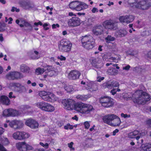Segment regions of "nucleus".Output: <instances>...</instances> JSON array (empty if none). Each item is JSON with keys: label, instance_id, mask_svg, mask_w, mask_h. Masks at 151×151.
Wrapping results in <instances>:
<instances>
[{"label": "nucleus", "instance_id": "6e6552de", "mask_svg": "<svg viewBox=\"0 0 151 151\" xmlns=\"http://www.w3.org/2000/svg\"><path fill=\"white\" fill-rule=\"evenodd\" d=\"M39 94L42 99L45 101L52 102L55 101V95L53 93L44 91L39 92Z\"/></svg>", "mask_w": 151, "mask_h": 151}, {"label": "nucleus", "instance_id": "2f4dec72", "mask_svg": "<svg viewBox=\"0 0 151 151\" xmlns=\"http://www.w3.org/2000/svg\"><path fill=\"white\" fill-rule=\"evenodd\" d=\"M22 5L23 7L26 9L32 8V6L30 3L29 2L24 1L22 2Z\"/></svg>", "mask_w": 151, "mask_h": 151}, {"label": "nucleus", "instance_id": "4be33fe9", "mask_svg": "<svg viewBox=\"0 0 151 151\" xmlns=\"http://www.w3.org/2000/svg\"><path fill=\"white\" fill-rule=\"evenodd\" d=\"M89 94L87 95H77L76 98V99L80 101H84L87 100L88 98L90 97Z\"/></svg>", "mask_w": 151, "mask_h": 151}, {"label": "nucleus", "instance_id": "6ab92c4d", "mask_svg": "<svg viewBox=\"0 0 151 151\" xmlns=\"http://www.w3.org/2000/svg\"><path fill=\"white\" fill-rule=\"evenodd\" d=\"M92 32L93 34L95 35H101L103 32L102 27L100 26H96L94 27L92 29Z\"/></svg>", "mask_w": 151, "mask_h": 151}, {"label": "nucleus", "instance_id": "9d476101", "mask_svg": "<svg viewBox=\"0 0 151 151\" xmlns=\"http://www.w3.org/2000/svg\"><path fill=\"white\" fill-rule=\"evenodd\" d=\"M75 103V101L70 99H64L62 102V104L64 106L65 108L70 110L74 109Z\"/></svg>", "mask_w": 151, "mask_h": 151}, {"label": "nucleus", "instance_id": "9b49d317", "mask_svg": "<svg viewBox=\"0 0 151 151\" xmlns=\"http://www.w3.org/2000/svg\"><path fill=\"white\" fill-rule=\"evenodd\" d=\"M30 136L29 134L24 132L17 131L13 133V138L17 140H21L28 138Z\"/></svg>", "mask_w": 151, "mask_h": 151}, {"label": "nucleus", "instance_id": "c03bdc74", "mask_svg": "<svg viewBox=\"0 0 151 151\" xmlns=\"http://www.w3.org/2000/svg\"><path fill=\"white\" fill-rule=\"evenodd\" d=\"M12 86L14 87L19 88L21 85L18 83H12Z\"/></svg>", "mask_w": 151, "mask_h": 151}, {"label": "nucleus", "instance_id": "864d4df0", "mask_svg": "<svg viewBox=\"0 0 151 151\" xmlns=\"http://www.w3.org/2000/svg\"><path fill=\"white\" fill-rule=\"evenodd\" d=\"M58 58L60 59L61 60H65L66 59V58L62 55H61L60 56H58Z\"/></svg>", "mask_w": 151, "mask_h": 151}, {"label": "nucleus", "instance_id": "8fccbe9b", "mask_svg": "<svg viewBox=\"0 0 151 151\" xmlns=\"http://www.w3.org/2000/svg\"><path fill=\"white\" fill-rule=\"evenodd\" d=\"M48 26V24L47 23H44L43 25V29L45 30H47L49 29V28L48 27H47V26Z\"/></svg>", "mask_w": 151, "mask_h": 151}, {"label": "nucleus", "instance_id": "cd10ccee", "mask_svg": "<svg viewBox=\"0 0 151 151\" xmlns=\"http://www.w3.org/2000/svg\"><path fill=\"white\" fill-rule=\"evenodd\" d=\"M78 1H75L71 2L69 4L70 8L73 10H75Z\"/></svg>", "mask_w": 151, "mask_h": 151}, {"label": "nucleus", "instance_id": "423d86ee", "mask_svg": "<svg viewBox=\"0 0 151 151\" xmlns=\"http://www.w3.org/2000/svg\"><path fill=\"white\" fill-rule=\"evenodd\" d=\"M99 102L101 106L105 108L113 107L114 104V99L108 96H103L99 98Z\"/></svg>", "mask_w": 151, "mask_h": 151}, {"label": "nucleus", "instance_id": "69168bd1", "mask_svg": "<svg viewBox=\"0 0 151 151\" xmlns=\"http://www.w3.org/2000/svg\"><path fill=\"white\" fill-rule=\"evenodd\" d=\"M147 55L148 58L151 59V50L148 52Z\"/></svg>", "mask_w": 151, "mask_h": 151}, {"label": "nucleus", "instance_id": "4468645a", "mask_svg": "<svg viewBox=\"0 0 151 151\" xmlns=\"http://www.w3.org/2000/svg\"><path fill=\"white\" fill-rule=\"evenodd\" d=\"M81 74V73L78 70H72L69 73L68 78L70 80H75L79 78Z\"/></svg>", "mask_w": 151, "mask_h": 151}, {"label": "nucleus", "instance_id": "f257e3e1", "mask_svg": "<svg viewBox=\"0 0 151 151\" xmlns=\"http://www.w3.org/2000/svg\"><path fill=\"white\" fill-rule=\"evenodd\" d=\"M133 95L136 98L133 99V101L137 104L144 105L150 99V95L141 90H137Z\"/></svg>", "mask_w": 151, "mask_h": 151}, {"label": "nucleus", "instance_id": "79ce46f5", "mask_svg": "<svg viewBox=\"0 0 151 151\" xmlns=\"http://www.w3.org/2000/svg\"><path fill=\"white\" fill-rule=\"evenodd\" d=\"M9 110L8 109H5L3 111V115L4 116L8 117L9 116Z\"/></svg>", "mask_w": 151, "mask_h": 151}, {"label": "nucleus", "instance_id": "680f3d73", "mask_svg": "<svg viewBox=\"0 0 151 151\" xmlns=\"http://www.w3.org/2000/svg\"><path fill=\"white\" fill-rule=\"evenodd\" d=\"M119 132V130L117 129H115L113 132V135L115 136L116 135V134Z\"/></svg>", "mask_w": 151, "mask_h": 151}, {"label": "nucleus", "instance_id": "bf43d9fd", "mask_svg": "<svg viewBox=\"0 0 151 151\" xmlns=\"http://www.w3.org/2000/svg\"><path fill=\"white\" fill-rule=\"evenodd\" d=\"M111 92L112 95H114L116 93V89L113 88L112 90H111Z\"/></svg>", "mask_w": 151, "mask_h": 151}, {"label": "nucleus", "instance_id": "bb28decb", "mask_svg": "<svg viewBox=\"0 0 151 151\" xmlns=\"http://www.w3.org/2000/svg\"><path fill=\"white\" fill-rule=\"evenodd\" d=\"M127 33V31L125 29H120L117 32L116 34L119 37L125 36Z\"/></svg>", "mask_w": 151, "mask_h": 151}, {"label": "nucleus", "instance_id": "f03ea898", "mask_svg": "<svg viewBox=\"0 0 151 151\" xmlns=\"http://www.w3.org/2000/svg\"><path fill=\"white\" fill-rule=\"evenodd\" d=\"M76 111L83 114H87L94 110L92 105L81 102L75 103L74 109Z\"/></svg>", "mask_w": 151, "mask_h": 151}, {"label": "nucleus", "instance_id": "0eeeda50", "mask_svg": "<svg viewBox=\"0 0 151 151\" xmlns=\"http://www.w3.org/2000/svg\"><path fill=\"white\" fill-rule=\"evenodd\" d=\"M36 104V106L42 111L51 112L55 110V108L53 106L44 101L38 102Z\"/></svg>", "mask_w": 151, "mask_h": 151}, {"label": "nucleus", "instance_id": "a18cd8bd", "mask_svg": "<svg viewBox=\"0 0 151 151\" xmlns=\"http://www.w3.org/2000/svg\"><path fill=\"white\" fill-rule=\"evenodd\" d=\"M84 125L85 129H88L90 127V124L88 121L85 122H84Z\"/></svg>", "mask_w": 151, "mask_h": 151}, {"label": "nucleus", "instance_id": "f3484780", "mask_svg": "<svg viewBox=\"0 0 151 151\" xmlns=\"http://www.w3.org/2000/svg\"><path fill=\"white\" fill-rule=\"evenodd\" d=\"M116 117L114 114L108 115L104 116L103 118V120L105 123L110 125L113 117Z\"/></svg>", "mask_w": 151, "mask_h": 151}, {"label": "nucleus", "instance_id": "aec40b11", "mask_svg": "<svg viewBox=\"0 0 151 151\" xmlns=\"http://www.w3.org/2000/svg\"><path fill=\"white\" fill-rule=\"evenodd\" d=\"M121 123V120L120 119L116 117H113L110 126L112 127L119 126Z\"/></svg>", "mask_w": 151, "mask_h": 151}, {"label": "nucleus", "instance_id": "37998d69", "mask_svg": "<svg viewBox=\"0 0 151 151\" xmlns=\"http://www.w3.org/2000/svg\"><path fill=\"white\" fill-rule=\"evenodd\" d=\"M40 144L42 146L44 147L46 149H47L48 148L49 145L47 143H46L45 144H44L42 142H40Z\"/></svg>", "mask_w": 151, "mask_h": 151}, {"label": "nucleus", "instance_id": "a19ab883", "mask_svg": "<svg viewBox=\"0 0 151 151\" xmlns=\"http://www.w3.org/2000/svg\"><path fill=\"white\" fill-rule=\"evenodd\" d=\"M64 128L66 130L68 129L69 128L70 129H73V127L72 125H71L70 124L68 123L66 125L64 126Z\"/></svg>", "mask_w": 151, "mask_h": 151}, {"label": "nucleus", "instance_id": "412c9836", "mask_svg": "<svg viewBox=\"0 0 151 151\" xmlns=\"http://www.w3.org/2000/svg\"><path fill=\"white\" fill-rule=\"evenodd\" d=\"M0 101L3 104L8 105L10 104V101L8 97L4 95L1 96L0 97Z\"/></svg>", "mask_w": 151, "mask_h": 151}, {"label": "nucleus", "instance_id": "dca6fc26", "mask_svg": "<svg viewBox=\"0 0 151 151\" xmlns=\"http://www.w3.org/2000/svg\"><path fill=\"white\" fill-rule=\"evenodd\" d=\"M103 25L106 28L111 30H114L116 28L115 26V23L111 20L105 21L103 23Z\"/></svg>", "mask_w": 151, "mask_h": 151}, {"label": "nucleus", "instance_id": "e2e57ef3", "mask_svg": "<svg viewBox=\"0 0 151 151\" xmlns=\"http://www.w3.org/2000/svg\"><path fill=\"white\" fill-rule=\"evenodd\" d=\"M97 12H98V9L96 7H93L92 10V12L93 13H95Z\"/></svg>", "mask_w": 151, "mask_h": 151}, {"label": "nucleus", "instance_id": "f8f14e48", "mask_svg": "<svg viewBox=\"0 0 151 151\" xmlns=\"http://www.w3.org/2000/svg\"><path fill=\"white\" fill-rule=\"evenodd\" d=\"M7 122H9V124L10 127L15 129L21 128L23 126V122L20 120H14L11 121H8Z\"/></svg>", "mask_w": 151, "mask_h": 151}, {"label": "nucleus", "instance_id": "e433bc0d", "mask_svg": "<svg viewBox=\"0 0 151 151\" xmlns=\"http://www.w3.org/2000/svg\"><path fill=\"white\" fill-rule=\"evenodd\" d=\"M128 137L131 139H133L136 138V140L138 141L139 139L140 138V135H138L136 137L134 135V134H132V133L131 132L129 133L128 135Z\"/></svg>", "mask_w": 151, "mask_h": 151}, {"label": "nucleus", "instance_id": "f704fd0d", "mask_svg": "<svg viewBox=\"0 0 151 151\" xmlns=\"http://www.w3.org/2000/svg\"><path fill=\"white\" fill-rule=\"evenodd\" d=\"M9 116H16V113L17 111L12 109H8Z\"/></svg>", "mask_w": 151, "mask_h": 151}, {"label": "nucleus", "instance_id": "58836bf2", "mask_svg": "<svg viewBox=\"0 0 151 151\" xmlns=\"http://www.w3.org/2000/svg\"><path fill=\"white\" fill-rule=\"evenodd\" d=\"M25 149L26 150H30L33 149V147L27 144L26 143L24 145V150Z\"/></svg>", "mask_w": 151, "mask_h": 151}, {"label": "nucleus", "instance_id": "ea45409f", "mask_svg": "<svg viewBox=\"0 0 151 151\" xmlns=\"http://www.w3.org/2000/svg\"><path fill=\"white\" fill-rule=\"evenodd\" d=\"M112 87L114 88L115 87H117L119 86V84L118 82L113 81L111 82Z\"/></svg>", "mask_w": 151, "mask_h": 151}, {"label": "nucleus", "instance_id": "ddd939ff", "mask_svg": "<svg viewBox=\"0 0 151 151\" xmlns=\"http://www.w3.org/2000/svg\"><path fill=\"white\" fill-rule=\"evenodd\" d=\"M6 76L12 80H18L23 77V75L22 73L17 71L11 72L7 74Z\"/></svg>", "mask_w": 151, "mask_h": 151}, {"label": "nucleus", "instance_id": "6e6d98bb", "mask_svg": "<svg viewBox=\"0 0 151 151\" xmlns=\"http://www.w3.org/2000/svg\"><path fill=\"white\" fill-rule=\"evenodd\" d=\"M24 25L26 27H32V26L31 24L27 22H24Z\"/></svg>", "mask_w": 151, "mask_h": 151}, {"label": "nucleus", "instance_id": "39448f33", "mask_svg": "<svg viewBox=\"0 0 151 151\" xmlns=\"http://www.w3.org/2000/svg\"><path fill=\"white\" fill-rule=\"evenodd\" d=\"M72 45V44L70 41L64 39L58 43V49L60 52L68 53L71 51Z\"/></svg>", "mask_w": 151, "mask_h": 151}, {"label": "nucleus", "instance_id": "a878e982", "mask_svg": "<svg viewBox=\"0 0 151 151\" xmlns=\"http://www.w3.org/2000/svg\"><path fill=\"white\" fill-rule=\"evenodd\" d=\"M43 67L45 70V72L46 73L52 72L54 70V68L52 65H46L43 66Z\"/></svg>", "mask_w": 151, "mask_h": 151}, {"label": "nucleus", "instance_id": "052dcab7", "mask_svg": "<svg viewBox=\"0 0 151 151\" xmlns=\"http://www.w3.org/2000/svg\"><path fill=\"white\" fill-rule=\"evenodd\" d=\"M59 27V25L58 24H53L52 25V29H55L57 27Z\"/></svg>", "mask_w": 151, "mask_h": 151}, {"label": "nucleus", "instance_id": "a211bd4d", "mask_svg": "<svg viewBox=\"0 0 151 151\" xmlns=\"http://www.w3.org/2000/svg\"><path fill=\"white\" fill-rule=\"evenodd\" d=\"M88 7V5L86 3L78 1L75 10L79 11L87 9Z\"/></svg>", "mask_w": 151, "mask_h": 151}, {"label": "nucleus", "instance_id": "5701e85b", "mask_svg": "<svg viewBox=\"0 0 151 151\" xmlns=\"http://www.w3.org/2000/svg\"><path fill=\"white\" fill-rule=\"evenodd\" d=\"M20 70L23 73H28L29 72L30 68L26 65L23 64L20 66Z\"/></svg>", "mask_w": 151, "mask_h": 151}, {"label": "nucleus", "instance_id": "4d7b16f0", "mask_svg": "<svg viewBox=\"0 0 151 151\" xmlns=\"http://www.w3.org/2000/svg\"><path fill=\"white\" fill-rule=\"evenodd\" d=\"M34 25L35 26H37L38 25H40V26H42V23L40 21H39L37 22H35L34 23Z\"/></svg>", "mask_w": 151, "mask_h": 151}, {"label": "nucleus", "instance_id": "473e14b6", "mask_svg": "<svg viewBox=\"0 0 151 151\" xmlns=\"http://www.w3.org/2000/svg\"><path fill=\"white\" fill-rule=\"evenodd\" d=\"M149 29H147V30L144 31L141 34V35L143 36H148L151 34V30Z\"/></svg>", "mask_w": 151, "mask_h": 151}, {"label": "nucleus", "instance_id": "7c9ffc66", "mask_svg": "<svg viewBox=\"0 0 151 151\" xmlns=\"http://www.w3.org/2000/svg\"><path fill=\"white\" fill-rule=\"evenodd\" d=\"M127 24H128L132 22L134 19L135 17L131 15H127Z\"/></svg>", "mask_w": 151, "mask_h": 151}, {"label": "nucleus", "instance_id": "774afa93", "mask_svg": "<svg viewBox=\"0 0 151 151\" xmlns=\"http://www.w3.org/2000/svg\"><path fill=\"white\" fill-rule=\"evenodd\" d=\"M4 132V129L3 128L0 127V135L2 134Z\"/></svg>", "mask_w": 151, "mask_h": 151}, {"label": "nucleus", "instance_id": "3c124183", "mask_svg": "<svg viewBox=\"0 0 151 151\" xmlns=\"http://www.w3.org/2000/svg\"><path fill=\"white\" fill-rule=\"evenodd\" d=\"M104 79V77H101V76H99L97 77V81L99 82L101 81H102Z\"/></svg>", "mask_w": 151, "mask_h": 151}, {"label": "nucleus", "instance_id": "c9c22d12", "mask_svg": "<svg viewBox=\"0 0 151 151\" xmlns=\"http://www.w3.org/2000/svg\"><path fill=\"white\" fill-rule=\"evenodd\" d=\"M127 19V15L121 16L119 17V20L120 22L122 23H125L127 24L126 19Z\"/></svg>", "mask_w": 151, "mask_h": 151}, {"label": "nucleus", "instance_id": "0e129e2a", "mask_svg": "<svg viewBox=\"0 0 151 151\" xmlns=\"http://www.w3.org/2000/svg\"><path fill=\"white\" fill-rule=\"evenodd\" d=\"M34 151H45V150L43 148H36L35 149Z\"/></svg>", "mask_w": 151, "mask_h": 151}, {"label": "nucleus", "instance_id": "5fc2aeb1", "mask_svg": "<svg viewBox=\"0 0 151 151\" xmlns=\"http://www.w3.org/2000/svg\"><path fill=\"white\" fill-rule=\"evenodd\" d=\"M97 61L96 59H93L91 62L92 65L94 66H96L97 64Z\"/></svg>", "mask_w": 151, "mask_h": 151}, {"label": "nucleus", "instance_id": "7ed1b4c3", "mask_svg": "<svg viewBox=\"0 0 151 151\" xmlns=\"http://www.w3.org/2000/svg\"><path fill=\"white\" fill-rule=\"evenodd\" d=\"M128 3L133 7L143 10L148 9L151 6V0L148 3L147 0H128Z\"/></svg>", "mask_w": 151, "mask_h": 151}, {"label": "nucleus", "instance_id": "4c0bfd02", "mask_svg": "<svg viewBox=\"0 0 151 151\" xmlns=\"http://www.w3.org/2000/svg\"><path fill=\"white\" fill-rule=\"evenodd\" d=\"M115 39L114 37H111V35H108L107 37L105 38V40L106 42L109 43L110 41H114Z\"/></svg>", "mask_w": 151, "mask_h": 151}, {"label": "nucleus", "instance_id": "c756f323", "mask_svg": "<svg viewBox=\"0 0 151 151\" xmlns=\"http://www.w3.org/2000/svg\"><path fill=\"white\" fill-rule=\"evenodd\" d=\"M64 88L68 93H70L74 90L73 86L69 85H65L64 86Z\"/></svg>", "mask_w": 151, "mask_h": 151}, {"label": "nucleus", "instance_id": "72a5a7b5", "mask_svg": "<svg viewBox=\"0 0 151 151\" xmlns=\"http://www.w3.org/2000/svg\"><path fill=\"white\" fill-rule=\"evenodd\" d=\"M44 72H45L44 68H37L35 70V73L37 75L42 74Z\"/></svg>", "mask_w": 151, "mask_h": 151}, {"label": "nucleus", "instance_id": "09e8293b", "mask_svg": "<svg viewBox=\"0 0 151 151\" xmlns=\"http://www.w3.org/2000/svg\"><path fill=\"white\" fill-rule=\"evenodd\" d=\"M132 133V134H134V135L136 137L138 135H140V134H139V132L137 130H134L132 132H131Z\"/></svg>", "mask_w": 151, "mask_h": 151}, {"label": "nucleus", "instance_id": "20e7f679", "mask_svg": "<svg viewBox=\"0 0 151 151\" xmlns=\"http://www.w3.org/2000/svg\"><path fill=\"white\" fill-rule=\"evenodd\" d=\"M81 41L82 46L87 50L91 49L95 46V40L90 35L83 36Z\"/></svg>", "mask_w": 151, "mask_h": 151}, {"label": "nucleus", "instance_id": "1a4fd4ad", "mask_svg": "<svg viewBox=\"0 0 151 151\" xmlns=\"http://www.w3.org/2000/svg\"><path fill=\"white\" fill-rule=\"evenodd\" d=\"M76 16V15H74ZM82 21L78 17H72L68 21V24L69 27H74L80 26L82 23Z\"/></svg>", "mask_w": 151, "mask_h": 151}, {"label": "nucleus", "instance_id": "c85d7f7f", "mask_svg": "<svg viewBox=\"0 0 151 151\" xmlns=\"http://www.w3.org/2000/svg\"><path fill=\"white\" fill-rule=\"evenodd\" d=\"M133 96L132 93H125L123 95V98L126 100L131 99Z\"/></svg>", "mask_w": 151, "mask_h": 151}, {"label": "nucleus", "instance_id": "13d9d810", "mask_svg": "<svg viewBox=\"0 0 151 151\" xmlns=\"http://www.w3.org/2000/svg\"><path fill=\"white\" fill-rule=\"evenodd\" d=\"M130 68V66L129 65H127L125 67H123V69L128 70H129Z\"/></svg>", "mask_w": 151, "mask_h": 151}, {"label": "nucleus", "instance_id": "393cba45", "mask_svg": "<svg viewBox=\"0 0 151 151\" xmlns=\"http://www.w3.org/2000/svg\"><path fill=\"white\" fill-rule=\"evenodd\" d=\"M25 144L26 143L25 142H19L16 143V146L19 150L23 151L24 150Z\"/></svg>", "mask_w": 151, "mask_h": 151}, {"label": "nucleus", "instance_id": "49530a36", "mask_svg": "<svg viewBox=\"0 0 151 151\" xmlns=\"http://www.w3.org/2000/svg\"><path fill=\"white\" fill-rule=\"evenodd\" d=\"M106 86L107 88L109 89H111L112 88H113L112 86L111 82H109L107 83L106 84Z\"/></svg>", "mask_w": 151, "mask_h": 151}, {"label": "nucleus", "instance_id": "338daca9", "mask_svg": "<svg viewBox=\"0 0 151 151\" xmlns=\"http://www.w3.org/2000/svg\"><path fill=\"white\" fill-rule=\"evenodd\" d=\"M74 143L73 142H71L70 143L68 144V146L69 148L72 147H73Z\"/></svg>", "mask_w": 151, "mask_h": 151}, {"label": "nucleus", "instance_id": "de8ad7c7", "mask_svg": "<svg viewBox=\"0 0 151 151\" xmlns=\"http://www.w3.org/2000/svg\"><path fill=\"white\" fill-rule=\"evenodd\" d=\"M121 116L122 117H124V118H129L130 116V115L129 114L127 115V114H124L123 113H122L121 114Z\"/></svg>", "mask_w": 151, "mask_h": 151}, {"label": "nucleus", "instance_id": "b1692460", "mask_svg": "<svg viewBox=\"0 0 151 151\" xmlns=\"http://www.w3.org/2000/svg\"><path fill=\"white\" fill-rule=\"evenodd\" d=\"M142 149L145 151H151V143H146L141 145Z\"/></svg>", "mask_w": 151, "mask_h": 151}, {"label": "nucleus", "instance_id": "2eb2a0df", "mask_svg": "<svg viewBox=\"0 0 151 151\" xmlns=\"http://www.w3.org/2000/svg\"><path fill=\"white\" fill-rule=\"evenodd\" d=\"M25 124L26 125L32 129L38 128L39 126L38 123L37 122L32 119L27 120Z\"/></svg>", "mask_w": 151, "mask_h": 151}, {"label": "nucleus", "instance_id": "603ef678", "mask_svg": "<svg viewBox=\"0 0 151 151\" xmlns=\"http://www.w3.org/2000/svg\"><path fill=\"white\" fill-rule=\"evenodd\" d=\"M13 92H11L9 93V97L10 99L15 98L16 96L15 95H13Z\"/></svg>", "mask_w": 151, "mask_h": 151}]
</instances>
